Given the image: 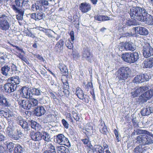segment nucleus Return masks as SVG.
Listing matches in <instances>:
<instances>
[{
	"label": "nucleus",
	"mask_w": 153,
	"mask_h": 153,
	"mask_svg": "<svg viewBox=\"0 0 153 153\" xmlns=\"http://www.w3.org/2000/svg\"><path fill=\"white\" fill-rule=\"evenodd\" d=\"M129 13L132 19L144 22L149 25H153V16L149 14L143 8L138 6L132 7Z\"/></svg>",
	"instance_id": "f257e3e1"
},
{
	"label": "nucleus",
	"mask_w": 153,
	"mask_h": 153,
	"mask_svg": "<svg viewBox=\"0 0 153 153\" xmlns=\"http://www.w3.org/2000/svg\"><path fill=\"white\" fill-rule=\"evenodd\" d=\"M137 135H140L137 137L136 143L141 145L146 146L153 143V134L146 130L140 129L136 131Z\"/></svg>",
	"instance_id": "f03ea898"
},
{
	"label": "nucleus",
	"mask_w": 153,
	"mask_h": 153,
	"mask_svg": "<svg viewBox=\"0 0 153 153\" xmlns=\"http://www.w3.org/2000/svg\"><path fill=\"white\" fill-rule=\"evenodd\" d=\"M15 114H10V117H12V118H10V123H12L11 126H10V137H11L13 140H18L19 139L20 137L18 134V132L16 129V117L15 116Z\"/></svg>",
	"instance_id": "7ed1b4c3"
},
{
	"label": "nucleus",
	"mask_w": 153,
	"mask_h": 153,
	"mask_svg": "<svg viewBox=\"0 0 153 153\" xmlns=\"http://www.w3.org/2000/svg\"><path fill=\"white\" fill-rule=\"evenodd\" d=\"M121 58L124 61L131 63L137 61L139 58V56L138 53L136 52L126 53L122 55Z\"/></svg>",
	"instance_id": "20e7f679"
},
{
	"label": "nucleus",
	"mask_w": 153,
	"mask_h": 153,
	"mask_svg": "<svg viewBox=\"0 0 153 153\" xmlns=\"http://www.w3.org/2000/svg\"><path fill=\"white\" fill-rule=\"evenodd\" d=\"M143 53L144 57L146 58L153 55V48L149 43L146 44L143 46Z\"/></svg>",
	"instance_id": "39448f33"
},
{
	"label": "nucleus",
	"mask_w": 153,
	"mask_h": 153,
	"mask_svg": "<svg viewBox=\"0 0 153 153\" xmlns=\"http://www.w3.org/2000/svg\"><path fill=\"white\" fill-rule=\"evenodd\" d=\"M128 68H120L117 73L120 74L119 78L121 79H126L129 75Z\"/></svg>",
	"instance_id": "423d86ee"
},
{
	"label": "nucleus",
	"mask_w": 153,
	"mask_h": 153,
	"mask_svg": "<svg viewBox=\"0 0 153 153\" xmlns=\"http://www.w3.org/2000/svg\"><path fill=\"white\" fill-rule=\"evenodd\" d=\"M153 96V89L147 91L142 94L139 97L140 99L143 102H145Z\"/></svg>",
	"instance_id": "0eeeda50"
},
{
	"label": "nucleus",
	"mask_w": 153,
	"mask_h": 153,
	"mask_svg": "<svg viewBox=\"0 0 153 153\" xmlns=\"http://www.w3.org/2000/svg\"><path fill=\"white\" fill-rule=\"evenodd\" d=\"M21 94L23 98L31 99L33 95L31 94V90L27 87H23L21 89Z\"/></svg>",
	"instance_id": "6e6552de"
},
{
	"label": "nucleus",
	"mask_w": 153,
	"mask_h": 153,
	"mask_svg": "<svg viewBox=\"0 0 153 153\" xmlns=\"http://www.w3.org/2000/svg\"><path fill=\"white\" fill-rule=\"evenodd\" d=\"M56 142L61 145H66L69 141L62 134H59L56 136Z\"/></svg>",
	"instance_id": "1a4fd4ad"
},
{
	"label": "nucleus",
	"mask_w": 153,
	"mask_h": 153,
	"mask_svg": "<svg viewBox=\"0 0 153 153\" xmlns=\"http://www.w3.org/2000/svg\"><path fill=\"white\" fill-rule=\"evenodd\" d=\"M133 29L135 31L136 33L142 36H146L149 33L148 30L144 27L137 26L133 28Z\"/></svg>",
	"instance_id": "9d476101"
},
{
	"label": "nucleus",
	"mask_w": 153,
	"mask_h": 153,
	"mask_svg": "<svg viewBox=\"0 0 153 153\" xmlns=\"http://www.w3.org/2000/svg\"><path fill=\"white\" fill-rule=\"evenodd\" d=\"M10 92H14L16 89V84L19 83V81L18 77H12L10 78Z\"/></svg>",
	"instance_id": "9b49d317"
},
{
	"label": "nucleus",
	"mask_w": 153,
	"mask_h": 153,
	"mask_svg": "<svg viewBox=\"0 0 153 153\" xmlns=\"http://www.w3.org/2000/svg\"><path fill=\"white\" fill-rule=\"evenodd\" d=\"M12 8L14 10L16 14V19L18 20H22L23 19V17L24 11L21 9H18L15 5H13Z\"/></svg>",
	"instance_id": "f8f14e48"
},
{
	"label": "nucleus",
	"mask_w": 153,
	"mask_h": 153,
	"mask_svg": "<svg viewBox=\"0 0 153 153\" xmlns=\"http://www.w3.org/2000/svg\"><path fill=\"white\" fill-rule=\"evenodd\" d=\"M91 8V4L87 2L81 3L79 5V9L82 13H86L90 11Z\"/></svg>",
	"instance_id": "ddd939ff"
},
{
	"label": "nucleus",
	"mask_w": 153,
	"mask_h": 153,
	"mask_svg": "<svg viewBox=\"0 0 153 153\" xmlns=\"http://www.w3.org/2000/svg\"><path fill=\"white\" fill-rule=\"evenodd\" d=\"M82 54L83 58H84L89 62L91 61L92 55L89 51V49L87 47H85L84 48Z\"/></svg>",
	"instance_id": "4468645a"
},
{
	"label": "nucleus",
	"mask_w": 153,
	"mask_h": 153,
	"mask_svg": "<svg viewBox=\"0 0 153 153\" xmlns=\"http://www.w3.org/2000/svg\"><path fill=\"white\" fill-rule=\"evenodd\" d=\"M147 89L148 87L146 86L137 87L134 92L131 93L132 95L134 97H137L139 94H141Z\"/></svg>",
	"instance_id": "2eb2a0df"
},
{
	"label": "nucleus",
	"mask_w": 153,
	"mask_h": 153,
	"mask_svg": "<svg viewBox=\"0 0 153 153\" xmlns=\"http://www.w3.org/2000/svg\"><path fill=\"white\" fill-rule=\"evenodd\" d=\"M45 107V106L37 107L35 110L34 113L37 116L44 115L46 112Z\"/></svg>",
	"instance_id": "dca6fc26"
},
{
	"label": "nucleus",
	"mask_w": 153,
	"mask_h": 153,
	"mask_svg": "<svg viewBox=\"0 0 153 153\" xmlns=\"http://www.w3.org/2000/svg\"><path fill=\"white\" fill-rule=\"evenodd\" d=\"M93 150L97 153H111L108 149H106L105 151L103 147L100 145H95L93 147Z\"/></svg>",
	"instance_id": "f3484780"
},
{
	"label": "nucleus",
	"mask_w": 153,
	"mask_h": 153,
	"mask_svg": "<svg viewBox=\"0 0 153 153\" xmlns=\"http://www.w3.org/2000/svg\"><path fill=\"white\" fill-rule=\"evenodd\" d=\"M152 113H153V107L150 106L143 108L140 112L142 116L149 115Z\"/></svg>",
	"instance_id": "a211bd4d"
},
{
	"label": "nucleus",
	"mask_w": 153,
	"mask_h": 153,
	"mask_svg": "<svg viewBox=\"0 0 153 153\" xmlns=\"http://www.w3.org/2000/svg\"><path fill=\"white\" fill-rule=\"evenodd\" d=\"M19 103L22 108L26 109H29L32 107L31 103L27 100H24L20 101Z\"/></svg>",
	"instance_id": "6ab92c4d"
},
{
	"label": "nucleus",
	"mask_w": 153,
	"mask_h": 153,
	"mask_svg": "<svg viewBox=\"0 0 153 153\" xmlns=\"http://www.w3.org/2000/svg\"><path fill=\"white\" fill-rule=\"evenodd\" d=\"M31 134V137L33 140L38 141L42 139V133L39 132H37L34 134Z\"/></svg>",
	"instance_id": "aec40b11"
},
{
	"label": "nucleus",
	"mask_w": 153,
	"mask_h": 153,
	"mask_svg": "<svg viewBox=\"0 0 153 153\" xmlns=\"http://www.w3.org/2000/svg\"><path fill=\"white\" fill-rule=\"evenodd\" d=\"M9 25L7 20L2 19L0 21V28L3 30H6L8 29Z\"/></svg>",
	"instance_id": "412c9836"
},
{
	"label": "nucleus",
	"mask_w": 153,
	"mask_h": 153,
	"mask_svg": "<svg viewBox=\"0 0 153 153\" xmlns=\"http://www.w3.org/2000/svg\"><path fill=\"white\" fill-rule=\"evenodd\" d=\"M99 126L100 128V132L104 134L107 135L108 133V131L104 122H103L101 123Z\"/></svg>",
	"instance_id": "4be33fe9"
},
{
	"label": "nucleus",
	"mask_w": 153,
	"mask_h": 153,
	"mask_svg": "<svg viewBox=\"0 0 153 153\" xmlns=\"http://www.w3.org/2000/svg\"><path fill=\"white\" fill-rule=\"evenodd\" d=\"M58 153H70L69 149L64 146H58L56 148Z\"/></svg>",
	"instance_id": "5701e85b"
},
{
	"label": "nucleus",
	"mask_w": 153,
	"mask_h": 153,
	"mask_svg": "<svg viewBox=\"0 0 153 153\" xmlns=\"http://www.w3.org/2000/svg\"><path fill=\"white\" fill-rule=\"evenodd\" d=\"M76 94L78 98L81 100H83L84 98V94L83 91L79 87L76 88Z\"/></svg>",
	"instance_id": "b1692460"
},
{
	"label": "nucleus",
	"mask_w": 153,
	"mask_h": 153,
	"mask_svg": "<svg viewBox=\"0 0 153 153\" xmlns=\"http://www.w3.org/2000/svg\"><path fill=\"white\" fill-rule=\"evenodd\" d=\"M143 64V67H152L153 66V58H151L145 60Z\"/></svg>",
	"instance_id": "393cba45"
},
{
	"label": "nucleus",
	"mask_w": 153,
	"mask_h": 153,
	"mask_svg": "<svg viewBox=\"0 0 153 153\" xmlns=\"http://www.w3.org/2000/svg\"><path fill=\"white\" fill-rule=\"evenodd\" d=\"M126 50H130L134 51L135 49V47L134 45L131 42H126Z\"/></svg>",
	"instance_id": "a878e982"
},
{
	"label": "nucleus",
	"mask_w": 153,
	"mask_h": 153,
	"mask_svg": "<svg viewBox=\"0 0 153 153\" xmlns=\"http://www.w3.org/2000/svg\"><path fill=\"white\" fill-rule=\"evenodd\" d=\"M30 123L31 126L32 128L34 129L37 131L40 129L41 128V126L36 122L33 120H31Z\"/></svg>",
	"instance_id": "bb28decb"
},
{
	"label": "nucleus",
	"mask_w": 153,
	"mask_h": 153,
	"mask_svg": "<svg viewBox=\"0 0 153 153\" xmlns=\"http://www.w3.org/2000/svg\"><path fill=\"white\" fill-rule=\"evenodd\" d=\"M42 139L46 141L49 142L51 140V136L50 134L45 131L42 132Z\"/></svg>",
	"instance_id": "cd10ccee"
},
{
	"label": "nucleus",
	"mask_w": 153,
	"mask_h": 153,
	"mask_svg": "<svg viewBox=\"0 0 153 153\" xmlns=\"http://www.w3.org/2000/svg\"><path fill=\"white\" fill-rule=\"evenodd\" d=\"M18 123L24 129H27L29 128L28 124L26 121L20 120L18 122Z\"/></svg>",
	"instance_id": "c85d7f7f"
},
{
	"label": "nucleus",
	"mask_w": 153,
	"mask_h": 153,
	"mask_svg": "<svg viewBox=\"0 0 153 153\" xmlns=\"http://www.w3.org/2000/svg\"><path fill=\"white\" fill-rule=\"evenodd\" d=\"M143 79L141 75H137L135 77L133 82L134 83H140L144 82Z\"/></svg>",
	"instance_id": "c756f323"
},
{
	"label": "nucleus",
	"mask_w": 153,
	"mask_h": 153,
	"mask_svg": "<svg viewBox=\"0 0 153 153\" xmlns=\"http://www.w3.org/2000/svg\"><path fill=\"white\" fill-rule=\"evenodd\" d=\"M31 94L33 95H39L42 93V91L39 89L35 88H33L31 90Z\"/></svg>",
	"instance_id": "7c9ffc66"
},
{
	"label": "nucleus",
	"mask_w": 153,
	"mask_h": 153,
	"mask_svg": "<svg viewBox=\"0 0 153 153\" xmlns=\"http://www.w3.org/2000/svg\"><path fill=\"white\" fill-rule=\"evenodd\" d=\"M25 151V149L20 146H18L15 148L13 153H23Z\"/></svg>",
	"instance_id": "2f4dec72"
},
{
	"label": "nucleus",
	"mask_w": 153,
	"mask_h": 153,
	"mask_svg": "<svg viewBox=\"0 0 153 153\" xmlns=\"http://www.w3.org/2000/svg\"><path fill=\"white\" fill-rule=\"evenodd\" d=\"M4 104L6 105L8 104V102L7 100L6 99H5L3 95L0 93V105Z\"/></svg>",
	"instance_id": "473e14b6"
},
{
	"label": "nucleus",
	"mask_w": 153,
	"mask_h": 153,
	"mask_svg": "<svg viewBox=\"0 0 153 153\" xmlns=\"http://www.w3.org/2000/svg\"><path fill=\"white\" fill-rule=\"evenodd\" d=\"M46 149H48V151L52 152L56 151L55 146L52 143H48L47 144H46Z\"/></svg>",
	"instance_id": "72a5a7b5"
},
{
	"label": "nucleus",
	"mask_w": 153,
	"mask_h": 153,
	"mask_svg": "<svg viewBox=\"0 0 153 153\" xmlns=\"http://www.w3.org/2000/svg\"><path fill=\"white\" fill-rule=\"evenodd\" d=\"M21 6L23 9H28L30 8L28 4V0H22Z\"/></svg>",
	"instance_id": "f704fd0d"
},
{
	"label": "nucleus",
	"mask_w": 153,
	"mask_h": 153,
	"mask_svg": "<svg viewBox=\"0 0 153 153\" xmlns=\"http://www.w3.org/2000/svg\"><path fill=\"white\" fill-rule=\"evenodd\" d=\"M126 25L129 26H135L136 25V23L133 20L131 19L127 20L125 23Z\"/></svg>",
	"instance_id": "c9c22d12"
},
{
	"label": "nucleus",
	"mask_w": 153,
	"mask_h": 153,
	"mask_svg": "<svg viewBox=\"0 0 153 153\" xmlns=\"http://www.w3.org/2000/svg\"><path fill=\"white\" fill-rule=\"evenodd\" d=\"M45 15L42 12L38 13L36 14V21H39L45 17Z\"/></svg>",
	"instance_id": "e433bc0d"
},
{
	"label": "nucleus",
	"mask_w": 153,
	"mask_h": 153,
	"mask_svg": "<svg viewBox=\"0 0 153 153\" xmlns=\"http://www.w3.org/2000/svg\"><path fill=\"white\" fill-rule=\"evenodd\" d=\"M142 146L140 145L137 146L134 149V153H142L143 148Z\"/></svg>",
	"instance_id": "4c0bfd02"
},
{
	"label": "nucleus",
	"mask_w": 153,
	"mask_h": 153,
	"mask_svg": "<svg viewBox=\"0 0 153 153\" xmlns=\"http://www.w3.org/2000/svg\"><path fill=\"white\" fill-rule=\"evenodd\" d=\"M64 41L62 40L61 39L59 40L56 43L55 46L58 48H59L60 49L63 48V47L64 44Z\"/></svg>",
	"instance_id": "58836bf2"
},
{
	"label": "nucleus",
	"mask_w": 153,
	"mask_h": 153,
	"mask_svg": "<svg viewBox=\"0 0 153 153\" xmlns=\"http://www.w3.org/2000/svg\"><path fill=\"white\" fill-rule=\"evenodd\" d=\"M38 10H39L42 11H47V7H45V6H42L39 2L38 3Z\"/></svg>",
	"instance_id": "ea45409f"
},
{
	"label": "nucleus",
	"mask_w": 153,
	"mask_h": 153,
	"mask_svg": "<svg viewBox=\"0 0 153 153\" xmlns=\"http://www.w3.org/2000/svg\"><path fill=\"white\" fill-rule=\"evenodd\" d=\"M60 70L62 74L64 76L67 75L68 74V71L67 68H60Z\"/></svg>",
	"instance_id": "a19ab883"
},
{
	"label": "nucleus",
	"mask_w": 153,
	"mask_h": 153,
	"mask_svg": "<svg viewBox=\"0 0 153 153\" xmlns=\"http://www.w3.org/2000/svg\"><path fill=\"white\" fill-rule=\"evenodd\" d=\"M8 68H1L2 72L3 75H7L8 74Z\"/></svg>",
	"instance_id": "79ce46f5"
},
{
	"label": "nucleus",
	"mask_w": 153,
	"mask_h": 153,
	"mask_svg": "<svg viewBox=\"0 0 153 153\" xmlns=\"http://www.w3.org/2000/svg\"><path fill=\"white\" fill-rule=\"evenodd\" d=\"M62 123L65 128L68 129L69 127V124L67 121L64 119L62 120Z\"/></svg>",
	"instance_id": "37998d69"
},
{
	"label": "nucleus",
	"mask_w": 153,
	"mask_h": 153,
	"mask_svg": "<svg viewBox=\"0 0 153 153\" xmlns=\"http://www.w3.org/2000/svg\"><path fill=\"white\" fill-rule=\"evenodd\" d=\"M141 76H142V78L144 79L143 80H144V82L148 81L149 79L150 78V77L147 74H144L143 75H141Z\"/></svg>",
	"instance_id": "c03bdc74"
},
{
	"label": "nucleus",
	"mask_w": 153,
	"mask_h": 153,
	"mask_svg": "<svg viewBox=\"0 0 153 153\" xmlns=\"http://www.w3.org/2000/svg\"><path fill=\"white\" fill-rule=\"evenodd\" d=\"M38 3H36L33 4L32 6L31 9L34 11H38Z\"/></svg>",
	"instance_id": "a18cd8bd"
},
{
	"label": "nucleus",
	"mask_w": 153,
	"mask_h": 153,
	"mask_svg": "<svg viewBox=\"0 0 153 153\" xmlns=\"http://www.w3.org/2000/svg\"><path fill=\"white\" fill-rule=\"evenodd\" d=\"M7 59L6 58V56H1L0 58V67H1L3 65L4 63L5 60H6V59Z\"/></svg>",
	"instance_id": "49530a36"
},
{
	"label": "nucleus",
	"mask_w": 153,
	"mask_h": 153,
	"mask_svg": "<svg viewBox=\"0 0 153 153\" xmlns=\"http://www.w3.org/2000/svg\"><path fill=\"white\" fill-rule=\"evenodd\" d=\"M10 89V83H6L4 86V89L5 92L8 93L9 92Z\"/></svg>",
	"instance_id": "de8ad7c7"
},
{
	"label": "nucleus",
	"mask_w": 153,
	"mask_h": 153,
	"mask_svg": "<svg viewBox=\"0 0 153 153\" xmlns=\"http://www.w3.org/2000/svg\"><path fill=\"white\" fill-rule=\"evenodd\" d=\"M73 43L68 40L65 42V45L67 48L69 49H71L73 48Z\"/></svg>",
	"instance_id": "09e8293b"
},
{
	"label": "nucleus",
	"mask_w": 153,
	"mask_h": 153,
	"mask_svg": "<svg viewBox=\"0 0 153 153\" xmlns=\"http://www.w3.org/2000/svg\"><path fill=\"white\" fill-rule=\"evenodd\" d=\"M32 105V106H35L37 105L38 104V101L37 100L35 99H32L30 102Z\"/></svg>",
	"instance_id": "8fccbe9b"
},
{
	"label": "nucleus",
	"mask_w": 153,
	"mask_h": 153,
	"mask_svg": "<svg viewBox=\"0 0 153 153\" xmlns=\"http://www.w3.org/2000/svg\"><path fill=\"white\" fill-rule=\"evenodd\" d=\"M39 2L40 4H41L42 6H45L46 7H47L46 6L48 5L49 4L48 1L45 0H40Z\"/></svg>",
	"instance_id": "3c124183"
},
{
	"label": "nucleus",
	"mask_w": 153,
	"mask_h": 153,
	"mask_svg": "<svg viewBox=\"0 0 153 153\" xmlns=\"http://www.w3.org/2000/svg\"><path fill=\"white\" fill-rule=\"evenodd\" d=\"M125 45L126 42H122L120 43L119 46V50H120L121 51H122L124 49L126 50V48H125V46H126Z\"/></svg>",
	"instance_id": "603ef678"
},
{
	"label": "nucleus",
	"mask_w": 153,
	"mask_h": 153,
	"mask_svg": "<svg viewBox=\"0 0 153 153\" xmlns=\"http://www.w3.org/2000/svg\"><path fill=\"white\" fill-rule=\"evenodd\" d=\"M45 31H44L45 34L48 36L49 37H52V36L50 34V32L52 31L51 29H45Z\"/></svg>",
	"instance_id": "864d4df0"
},
{
	"label": "nucleus",
	"mask_w": 153,
	"mask_h": 153,
	"mask_svg": "<svg viewBox=\"0 0 153 153\" xmlns=\"http://www.w3.org/2000/svg\"><path fill=\"white\" fill-rule=\"evenodd\" d=\"M123 36L124 37H131L133 36L132 33L130 32L124 33L123 34Z\"/></svg>",
	"instance_id": "5fc2aeb1"
},
{
	"label": "nucleus",
	"mask_w": 153,
	"mask_h": 153,
	"mask_svg": "<svg viewBox=\"0 0 153 153\" xmlns=\"http://www.w3.org/2000/svg\"><path fill=\"white\" fill-rule=\"evenodd\" d=\"M114 133L115 134L116 138H117V142H119L120 141V139L119 138V133L118 131L116 129H115L114 130Z\"/></svg>",
	"instance_id": "6e6d98bb"
},
{
	"label": "nucleus",
	"mask_w": 153,
	"mask_h": 153,
	"mask_svg": "<svg viewBox=\"0 0 153 153\" xmlns=\"http://www.w3.org/2000/svg\"><path fill=\"white\" fill-rule=\"evenodd\" d=\"M34 56H35V57H36L41 61L44 62V61H45V60L44 59L43 57L41 55L39 54L37 55L34 54Z\"/></svg>",
	"instance_id": "4d7b16f0"
},
{
	"label": "nucleus",
	"mask_w": 153,
	"mask_h": 153,
	"mask_svg": "<svg viewBox=\"0 0 153 153\" xmlns=\"http://www.w3.org/2000/svg\"><path fill=\"white\" fill-rule=\"evenodd\" d=\"M10 95H11V97H13V98L15 100L17 99V94L16 92H14L13 93V92H10Z\"/></svg>",
	"instance_id": "13d9d810"
},
{
	"label": "nucleus",
	"mask_w": 153,
	"mask_h": 153,
	"mask_svg": "<svg viewBox=\"0 0 153 153\" xmlns=\"http://www.w3.org/2000/svg\"><path fill=\"white\" fill-rule=\"evenodd\" d=\"M102 15H96L94 16L95 20L98 21H102Z\"/></svg>",
	"instance_id": "bf43d9fd"
},
{
	"label": "nucleus",
	"mask_w": 153,
	"mask_h": 153,
	"mask_svg": "<svg viewBox=\"0 0 153 153\" xmlns=\"http://www.w3.org/2000/svg\"><path fill=\"white\" fill-rule=\"evenodd\" d=\"M22 60L26 62L27 60V59L21 53H19L17 55Z\"/></svg>",
	"instance_id": "052dcab7"
},
{
	"label": "nucleus",
	"mask_w": 153,
	"mask_h": 153,
	"mask_svg": "<svg viewBox=\"0 0 153 153\" xmlns=\"http://www.w3.org/2000/svg\"><path fill=\"white\" fill-rule=\"evenodd\" d=\"M73 116L74 118L76 121H78L80 119L79 116L78 115V114H74Z\"/></svg>",
	"instance_id": "680f3d73"
},
{
	"label": "nucleus",
	"mask_w": 153,
	"mask_h": 153,
	"mask_svg": "<svg viewBox=\"0 0 153 153\" xmlns=\"http://www.w3.org/2000/svg\"><path fill=\"white\" fill-rule=\"evenodd\" d=\"M70 36H71V38L72 40V42H73V41L74 40V32L73 31H71L70 33Z\"/></svg>",
	"instance_id": "e2e57ef3"
},
{
	"label": "nucleus",
	"mask_w": 153,
	"mask_h": 153,
	"mask_svg": "<svg viewBox=\"0 0 153 153\" xmlns=\"http://www.w3.org/2000/svg\"><path fill=\"white\" fill-rule=\"evenodd\" d=\"M22 0H15V3L16 5L18 7H20L21 2H22Z\"/></svg>",
	"instance_id": "0e129e2a"
},
{
	"label": "nucleus",
	"mask_w": 153,
	"mask_h": 153,
	"mask_svg": "<svg viewBox=\"0 0 153 153\" xmlns=\"http://www.w3.org/2000/svg\"><path fill=\"white\" fill-rule=\"evenodd\" d=\"M102 21H106V20H110V18L108 16H102Z\"/></svg>",
	"instance_id": "69168bd1"
},
{
	"label": "nucleus",
	"mask_w": 153,
	"mask_h": 153,
	"mask_svg": "<svg viewBox=\"0 0 153 153\" xmlns=\"http://www.w3.org/2000/svg\"><path fill=\"white\" fill-rule=\"evenodd\" d=\"M82 141L85 144H87L89 142V140L88 139H85L82 140Z\"/></svg>",
	"instance_id": "338daca9"
},
{
	"label": "nucleus",
	"mask_w": 153,
	"mask_h": 153,
	"mask_svg": "<svg viewBox=\"0 0 153 153\" xmlns=\"http://www.w3.org/2000/svg\"><path fill=\"white\" fill-rule=\"evenodd\" d=\"M41 71H40V72H41V74L43 75H45V74L46 73V71H45V70L43 68H42V69H41Z\"/></svg>",
	"instance_id": "774afa93"
}]
</instances>
